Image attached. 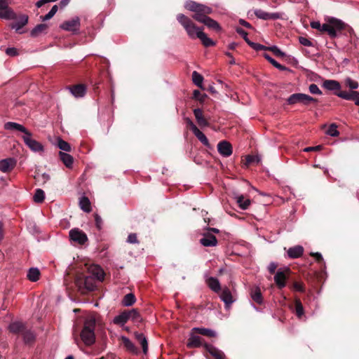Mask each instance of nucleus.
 Instances as JSON below:
<instances>
[{"mask_svg": "<svg viewBox=\"0 0 359 359\" xmlns=\"http://www.w3.org/2000/svg\"><path fill=\"white\" fill-rule=\"evenodd\" d=\"M264 58L269 62L273 67L277 68L280 71H285L287 70V68L285 66H283L278 63L276 60H275L273 58H272L269 54L264 53Z\"/></svg>", "mask_w": 359, "mask_h": 359, "instance_id": "nucleus-40", "label": "nucleus"}, {"mask_svg": "<svg viewBox=\"0 0 359 359\" xmlns=\"http://www.w3.org/2000/svg\"><path fill=\"white\" fill-rule=\"evenodd\" d=\"M0 18L6 20H12L16 18V14L9 6L6 9L0 11Z\"/></svg>", "mask_w": 359, "mask_h": 359, "instance_id": "nucleus-37", "label": "nucleus"}, {"mask_svg": "<svg viewBox=\"0 0 359 359\" xmlns=\"http://www.w3.org/2000/svg\"><path fill=\"white\" fill-rule=\"evenodd\" d=\"M194 114L196 119L197 123L199 125L200 127L203 128V127L209 126V122L204 117L203 111L201 109H199V108L194 109Z\"/></svg>", "mask_w": 359, "mask_h": 359, "instance_id": "nucleus-20", "label": "nucleus"}, {"mask_svg": "<svg viewBox=\"0 0 359 359\" xmlns=\"http://www.w3.org/2000/svg\"><path fill=\"white\" fill-rule=\"evenodd\" d=\"M199 335V334L194 332V328L191 329L189 334V337L187 342V346L189 348H200L201 346L204 348V344H208Z\"/></svg>", "mask_w": 359, "mask_h": 359, "instance_id": "nucleus-9", "label": "nucleus"}, {"mask_svg": "<svg viewBox=\"0 0 359 359\" xmlns=\"http://www.w3.org/2000/svg\"><path fill=\"white\" fill-rule=\"evenodd\" d=\"M310 255L314 257L317 262L320 263L323 261V256L319 252H311Z\"/></svg>", "mask_w": 359, "mask_h": 359, "instance_id": "nucleus-63", "label": "nucleus"}, {"mask_svg": "<svg viewBox=\"0 0 359 359\" xmlns=\"http://www.w3.org/2000/svg\"><path fill=\"white\" fill-rule=\"evenodd\" d=\"M220 298L224 302L226 308H229L234 301L230 290L227 287L223 289Z\"/></svg>", "mask_w": 359, "mask_h": 359, "instance_id": "nucleus-19", "label": "nucleus"}, {"mask_svg": "<svg viewBox=\"0 0 359 359\" xmlns=\"http://www.w3.org/2000/svg\"><path fill=\"white\" fill-rule=\"evenodd\" d=\"M122 341L124 346L133 353H137V348L135 344L127 337H123Z\"/></svg>", "mask_w": 359, "mask_h": 359, "instance_id": "nucleus-43", "label": "nucleus"}, {"mask_svg": "<svg viewBox=\"0 0 359 359\" xmlns=\"http://www.w3.org/2000/svg\"><path fill=\"white\" fill-rule=\"evenodd\" d=\"M204 355L207 359H226L224 353L210 344H204Z\"/></svg>", "mask_w": 359, "mask_h": 359, "instance_id": "nucleus-7", "label": "nucleus"}, {"mask_svg": "<svg viewBox=\"0 0 359 359\" xmlns=\"http://www.w3.org/2000/svg\"><path fill=\"white\" fill-rule=\"evenodd\" d=\"M260 161V158L258 156H250L248 155L246 157V165H250L253 163H258Z\"/></svg>", "mask_w": 359, "mask_h": 359, "instance_id": "nucleus-52", "label": "nucleus"}, {"mask_svg": "<svg viewBox=\"0 0 359 359\" xmlns=\"http://www.w3.org/2000/svg\"><path fill=\"white\" fill-rule=\"evenodd\" d=\"M196 38H198L201 41L205 47H210L215 45V43L208 37L203 30L198 32V36Z\"/></svg>", "mask_w": 359, "mask_h": 359, "instance_id": "nucleus-30", "label": "nucleus"}, {"mask_svg": "<svg viewBox=\"0 0 359 359\" xmlns=\"http://www.w3.org/2000/svg\"><path fill=\"white\" fill-rule=\"evenodd\" d=\"M267 50L271 51L277 57H283L285 56V53L276 46H269L267 48Z\"/></svg>", "mask_w": 359, "mask_h": 359, "instance_id": "nucleus-50", "label": "nucleus"}, {"mask_svg": "<svg viewBox=\"0 0 359 359\" xmlns=\"http://www.w3.org/2000/svg\"><path fill=\"white\" fill-rule=\"evenodd\" d=\"M299 42L304 46H313V43L309 39L304 36L299 37Z\"/></svg>", "mask_w": 359, "mask_h": 359, "instance_id": "nucleus-56", "label": "nucleus"}, {"mask_svg": "<svg viewBox=\"0 0 359 359\" xmlns=\"http://www.w3.org/2000/svg\"><path fill=\"white\" fill-rule=\"evenodd\" d=\"M41 276L40 271L37 268H31L27 272V279L32 282L37 281Z\"/></svg>", "mask_w": 359, "mask_h": 359, "instance_id": "nucleus-36", "label": "nucleus"}, {"mask_svg": "<svg viewBox=\"0 0 359 359\" xmlns=\"http://www.w3.org/2000/svg\"><path fill=\"white\" fill-rule=\"evenodd\" d=\"M193 133L203 145L210 147V143L208 138L198 128L195 130Z\"/></svg>", "mask_w": 359, "mask_h": 359, "instance_id": "nucleus-42", "label": "nucleus"}, {"mask_svg": "<svg viewBox=\"0 0 359 359\" xmlns=\"http://www.w3.org/2000/svg\"><path fill=\"white\" fill-rule=\"evenodd\" d=\"M235 199L242 210H247L251 203L250 200L245 198L243 195H238L235 197Z\"/></svg>", "mask_w": 359, "mask_h": 359, "instance_id": "nucleus-31", "label": "nucleus"}, {"mask_svg": "<svg viewBox=\"0 0 359 359\" xmlns=\"http://www.w3.org/2000/svg\"><path fill=\"white\" fill-rule=\"evenodd\" d=\"M206 97L205 94H202L198 90H195L193 93V98L201 102H204Z\"/></svg>", "mask_w": 359, "mask_h": 359, "instance_id": "nucleus-51", "label": "nucleus"}, {"mask_svg": "<svg viewBox=\"0 0 359 359\" xmlns=\"http://www.w3.org/2000/svg\"><path fill=\"white\" fill-rule=\"evenodd\" d=\"M327 134L332 137H337L339 135L337 130V126L335 123H332L327 131Z\"/></svg>", "mask_w": 359, "mask_h": 359, "instance_id": "nucleus-49", "label": "nucleus"}, {"mask_svg": "<svg viewBox=\"0 0 359 359\" xmlns=\"http://www.w3.org/2000/svg\"><path fill=\"white\" fill-rule=\"evenodd\" d=\"M6 53L9 56H17L19 55L18 50L15 48H8L6 50Z\"/></svg>", "mask_w": 359, "mask_h": 359, "instance_id": "nucleus-60", "label": "nucleus"}, {"mask_svg": "<svg viewBox=\"0 0 359 359\" xmlns=\"http://www.w3.org/2000/svg\"><path fill=\"white\" fill-rule=\"evenodd\" d=\"M309 91L312 94L321 95L322 91L319 89L316 84L312 83L309 87Z\"/></svg>", "mask_w": 359, "mask_h": 359, "instance_id": "nucleus-58", "label": "nucleus"}, {"mask_svg": "<svg viewBox=\"0 0 359 359\" xmlns=\"http://www.w3.org/2000/svg\"><path fill=\"white\" fill-rule=\"evenodd\" d=\"M70 238L80 245H83L88 241L87 235L79 229H73L69 231Z\"/></svg>", "mask_w": 359, "mask_h": 359, "instance_id": "nucleus-10", "label": "nucleus"}, {"mask_svg": "<svg viewBox=\"0 0 359 359\" xmlns=\"http://www.w3.org/2000/svg\"><path fill=\"white\" fill-rule=\"evenodd\" d=\"M94 217H95V226L97 229L100 230L102 229V219L101 217L97 213L94 214Z\"/></svg>", "mask_w": 359, "mask_h": 359, "instance_id": "nucleus-59", "label": "nucleus"}, {"mask_svg": "<svg viewBox=\"0 0 359 359\" xmlns=\"http://www.w3.org/2000/svg\"><path fill=\"white\" fill-rule=\"evenodd\" d=\"M334 94L342 99L355 101L356 100L357 95H358V92L353 90L351 92L339 90V92H334Z\"/></svg>", "mask_w": 359, "mask_h": 359, "instance_id": "nucleus-25", "label": "nucleus"}, {"mask_svg": "<svg viewBox=\"0 0 359 359\" xmlns=\"http://www.w3.org/2000/svg\"><path fill=\"white\" fill-rule=\"evenodd\" d=\"M200 22L203 23L205 26H207L209 29H212L216 32H219L222 28L219 23L215 20L210 18V17H207L201 20Z\"/></svg>", "mask_w": 359, "mask_h": 359, "instance_id": "nucleus-24", "label": "nucleus"}, {"mask_svg": "<svg viewBox=\"0 0 359 359\" xmlns=\"http://www.w3.org/2000/svg\"><path fill=\"white\" fill-rule=\"evenodd\" d=\"M9 330L11 332L17 334H22L25 330L27 328L25 323L19 321H15L10 324Z\"/></svg>", "mask_w": 359, "mask_h": 359, "instance_id": "nucleus-21", "label": "nucleus"}, {"mask_svg": "<svg viewBox=\"0 0 359 359\" xmlns=\"http://www.w3.org/2000/svg\"><path fill=\"white\" fill-rule=\"evenodd\" d=\"M128 320V311L125 310L123 312H121L119 315L116 316L114 318L113 322L116 325H118L119 326H123L127 323Z\"/></svg>", "mask_w": 359, "mask_h": 359, "instance_id": "nucleus-29", "label": "nucleus"}, {"mask_svg": "<svg viewBox=\"0 0 359 359\" xmlns=\"http://www.w3.org/2000/svg\"><path fill=\"white\" fill-rule=\"evenodd\" d=\"M177 20L185 29L187 35L191 39H196L198 36V32L203 29V27H198L189 17L180 13L177 15Z\"/></svg>", "mask_w": 359, "mask_h": 359, "instance_id": "nucleus-4", "label": "nucleus"}, {"mask_svg": "<svg viewBox=\"0 0 359 359\" xmlns=\"http://www.w3.org/2000/svg\"><path fill=\"white\" fill-rule=\"evenodd\" d=\"M294 313L299 318H301L304 314L303 305L299 298L294 299Z\"/></svg>", "mask_w": 359, "mask_h": 359, "instance_id": "nucleus-39", "label": "nucleus"}, {"mask_svg": "<svg viewBox=\"0 0 359 359\" xmlns=\"http://www.w3.org/2000/svg\"><path fill=\"white\" fill-rule=\"evenodd\" d=\"M248 45L255 50H267V48H268L267 46H265L259 44V43H256L252 41H251L250 43L248 42Z\"/></svg>", "mask_w": 359, "mask_h": 359, "instance_id": "nucleus-54", "label": "nucleus"}, {"mask_svg": "<svg viewBox=\"0 0 359 359\" xmlns=\"http://www.w3.org/2000/svg\"><path fill=\"white\" fill-rule=\"evenodd\" d=\"M304 253V248L302 245H295L290 248L287 250V255L291 259L300 257Z\"/></svg>", "mask_w": 359, "mask_h": 359, "instance_id": "nucleus-22", "label": "nucleus"}, {"mask_svg": "<svg viewBox=\"0 0 359 359\" xmlns=\"http://www.w3.org/2000/svg\"><path fill=\"white\" fill-rule=\"evenodd\" d=\"M255 15L260 19L262 20H276L280 18V14L278 13H269L265 12L261 9H257L255 11Z\"/></svg>", "mask_w": 359, "mask_h": 359, "instance_id": "nucleus-17", "label": "nucleus"}, {"mask_svg": "<svg viewBox=\"0 0 359 359\" xmlns=\"http://www.w3.org/2000/svg\"><path fill=\"white\" fill-rule=\"evenodd\" d=\"M250 296L255 303L259 305L263 304V297L259 287H256L252 288L250 292Z\"/></svg>", "mask_w": 359, "mask_h": 359, "instance_id": "nucleus-26", "label": "nucleus"}, {"mask_svg": "<svg viewBox=\"0 0 359 359\" xmlns=\"http://www.w3.org/2000/svg\"><path fill=\"white\" fill-rule=\"evenodd\" d=\"M207 283L209 287L215 292L221 291L220 283L217 278L210 277L207 280Z\"/></svg>", "mask_w": 359, "mask_h": 359, "instance_id": "nucleus-34", "label": "nucleus"}, {"mask_svg": "<svg viewBox=\"0 0 359 359\" xmlns=\"http://www.w3.org/2000/svg\"><path fill=\"white\" fill-rule=\"evenodd\" d=\"M236 32L243 38L248 44V42H251V41L248 38V33L244 29L241 27H237Z\"/></svg>", "mask_w": 359, "mask_h": 359, "instance_id": "nucleus-55", "label": "nucleus"}, {"mask_svg": "<svg viewBox=\"0 0 359 359\" xmlns=\"http://www.w3.org/2000/svg\"><path fill=\"white\" fill-rule=\"evenodd\" d=\"M346 25L341 20L330 18L328 20V23L321 25L320 32H327L331 38L337 36V32L341 31L344 29Z\"/></svg>", "mask_w": 359, "mask_h": 359, "instance_id": "nucleus-5", "label": "nucleus"}, {"mask_svg": "<svg viewBox=\"0 0 359 359\" xmlns=\"http://www.w3.org/2000/svg\"><path fill=\"white\" fill-rule=\"evenodd\" d=\"M217 150L224 157L230 156L233 151L231 144L226 140H222L218 143Z\"/></svg>", "mask_w": 359, "mask_h": 359, "instance_id": "nucleus-15", "label": "nucleus"}, {"mask_svg": "<svg viewBox=\"0 0 359 359\" xmlns=\"http://www.w3.org/2000/svg\"><path fill=\"white\" fill-rule=\"evenodd\" d=\"M15 20V22L11 23L10 27L12 29H15L16 32L21 33L20 29L28 22V16L27 15H20L18 17L16 15Z\"/></svg>", "mask_w": 359, "mask_h": 359, "instance_id": "nucleus-14", "label": "nucleus"}, {"mask_svg": "<svg viewBox=\"0 0 359 359\" xmlns=\"http://www.w3.org/2000/svg\"><path fill=\"white\" fill-rule=\"evenodd\" d=\"M79 206L86 212H90L92 210L90 201L86 196H82L80 198Z\"/></svg>", "mask_w": 359, "mask_h": 359, "instance_id": "nucleus-32", "label": "nucleus"}, {"mask_svg": "<svg viewBox=\"0 0 359 359\" xmlns=\"http://www.w3.org/2000/svg\"><path fill=\"white\" fill-rule=\"evenodd\" d=\"M323 87L328 90L339 92L341 90L339 82L335 80H325L323 83Z\"/></svg>", "mask_w": 359, "mask_h": 359, "instance_id": "nucleus-23", "label": "nucleus"}, {"mask_svg": "<svg viewBox=\"0 0 359 359\" xmlns=\"http://www.w3.org/2000/svg\"><path fill=\"white\" fill-rule=\"evenodd\" d=\"M21 335L26 345H32L35 342L36 334L30 329H27V327Z\"/></svg>", "mask_w": 359, "mask_h": 359, "instance_id": "nucleus-18", "label": "nucleus"}, {"mask_svg": "<svg viewBox=\"0 0 359 359\" xmlns=\"http://www.w3.org/2000/svg\"><path fill=\"white\" fill-rule=\"evenodd\" d=\"M345 83L346 86L349 87L351 89L354 90L358 88V83L355 81L352 80L350 78L346 79Z\"/></svg>", "mask_w": 359, "mask_h": 359, "instance_id": "nucleus-53", "label": "nucleus"}, {"mask_svg": "<svg viewBox=\"0 0 359 359\" xmlns=\"http://www.w3.org/2000/svg\"><path fill=\"white\" fill-rule=\"evenodd\" d=\"M290 289L300 292H305V285L302 282H298L294 281L292 283V285H290Z\"/></svg>", "mask_w": 359, "mask_h": 359, "instance_id": "nucleus-47", "label": "nucleus"}, {"mask_svg": "<svg viewBox=\"0 0 359 359\" xmlns=\"http://www.w3.org/2000/svg\"><path fill=\"white\" fill-rule=\"evenodd\" d=\"M80 27V19L79 17H75L72 20L65 21L60 27L62 29L70 32H76L79 29Z\"/></svg>", "mask_w": 359, "mask_h": 359, "instance_id": "nucleus-11", "label": "nucleus"}, {"mask_svg": "<svg viewBox=\"0 0 359 359\" xmlns=\"http://www.w3.org/2000/svg\"><path fill=\"white\" fill-rule=\"evenodd\" d=\"M185 7L189 11L194 12L192 18L199 22L212 13L210 7L193 1L187 2Z\"/></svg>", "mask_w": 359, "mask_h": 359, "instance_id": "nucleus-3", "label": "nucleus"}, {"mask_svg": "<svg viewBox=\"0 0 359 359\" xmlns=\"http://www.w3.org/2000/svg\"><path fill=\"white\" fill-rule=\"evenodd\" d=\"M17 161L14 158H7L0 161V170L3 172H9L14 169Z\"/></svg>", "mask_w": 359, "mask_h": 359, "instance_id": "nucleus-13", "label": "nucleus"}, {"mask_svg": "<svg viewBox=\"0 0 359 359\" xmlns=\"http://www.w3.org/2000/svg\"><path fill=\"white\" fill-rule=\"evenodd\" d=\"M67 89L75 97H83L86 93V86L83 83L68 86Z\"/></svg>", "mask_w": 359, "mask_h": 359, "instance_id": "nucleus-12", "label": "nucleus"}, {"mask_svg": "<svg viewBox=\"0 0 359 359\" xmlns=\"http://www.w3.org/2000/svg\"><path fill=\"white\" fill-rule=\"evenodd\" d=\"M194 332L199 334L200 335L205 336L210 338L217 337V333L215 332V331L208 328L194 327Z\"/></svg>", "mask_w": 359, "mask_h": 359, "instance_id": "nucleus-28", "label": "nucleus"}, {"mask_svg": "<svg viewBox=\"0 0 359 359\" xmlns=\"http://www.w3.org/2000/svg\"><path fill=\"white\" fill-rule=\"evenodd\" d=\"M93 274L100 281H102L104 278V272L100 266H95L93 269Z\"/></svg>", "mask_w": 359, "mask_h": 359, "instance_id": "nucleus-46", "label": "nucleus"}, {"mask_svg": "<svg viewBox=\"0 0 359 359\" xmlns=\"http://www.w3.org/2000/svg\"><path fill=\"white\" fill-rule=\"evenodd\" d=\"M127 242L131 244L139 243L137 234L135 233H130L128 236Z\"/></svg>", "mask_w": 359, "mask_h": 359, "instance_id": "nucleus-57", "label": "nucleus"}, {"mask_svg": "<svg viewBox=\"0 0 359 359\" xmlns=\"http://www.w3.org/2000/svg\"><path fill=\"white\" fill-rule=\"evenodd\" d=\"M5 130H16L25 134L22 139L25 144L34 152H41L43 151V146L38 141L32 138V133L22 125L15 122H7L4 124Z\"/></svg>", "mask_w": 359, "mask_h": 359, "instance_id": "nucleus-1", "label": "nucleus"}, {"mask_svg": "<svg viewBox=\"0 0 359 359\" xmlns=\"http://www.w3.org/2000/svg\"><path fill=\"white\" fill-rule=\"evenodd\" d=\"M45 198L44 191L41 189H37L35 191L34 195L33 196L34 201L38 203H41L43 202Z\"/></svg>", "mask_w": 359, "mask_h": 359, "instance_id": "nucleus-44", "label": "nucleus"}, {"mask_svg": "<svg viewBox=\"0 0 359 359\" xmlns=\"http://www.w3.org/2000/svg\"><path fill=\"white\" fill-rule=\"evenodd\" d=\"M276 269L277 264L273 262H271L268 266V270L271 274H274L276 273Z\"/></svg>", "mask_w": 359, "mask_h": 359, "instance_id": "nucleus-64", "label": "nucleus"}, {"mask_svg": "<svg viewBox=\"0 0 359 359\" xmlns=\"http://www.w3.org/2000/svg\"><path fill=\"white\" fill-rule=\"evenodd\" d=\"M323 148L322 145H318L315 147H309L304 149V151L310 152V151H320Z\"/></svg>", "mask_w": 359, "mask_h": 359, "instance_id": "nucleus-61", "label": "nucleus"}, {"mask_svg": "<svg viewBox=\"0 0 359 359\" xmlns=\"http://www.w3.org/2000/svg\"><path fill=\"white\" fill-rule=\"evenodd\" d=\"M57 147L61 150L65 151H70L72 149L70 144L67 142H66L60 138H59L57 140Z\"/></svg>", "mask_w": 359, "mask_h": 359, "instance_id": "nucleus-48", "label": "nucleus"}, {"mask_svg": "<svg viewBox=\"0 0 359 359\" xmlns=\"http://www.w3.org/2000/svg\"><path fill=\"white\" fill-rule=\"evenodd\" d=\"M290 269H278L274 276V281L278 289L281 290L286 286L287 280L289 278Z\"/></svg>", "mask_w": 359, "mask_h": 359, "instance_id": "nucleus-8", "label": "nucleus"}, {"mask_svg": "<svg viewBox=\"0 0 359 359\" xmlns=\"http://www.w3.org/2000/svg\"><path fill=\"white\" fill-rule=\"evenodd\" d=\"M136 339L138 341V342L141 344L142 351L144 354H147L148 351V343L146 337L142 333H138L136 332L135 334Z\"/></svg>", "mask_w": 359, "mask_h": 359, "instance_id": "nucleus-33", "label": "nucleus"}, {"mask_svg": "<svg viewBox=\"0 0 359 359\" xmlns=\"http://www.w3.org/2000/svg\"><path fill=\"white\" fill-rule=\"evenodd\" d=\"M200 243L205 247H214L217 244V239L214 235L208 232L204 233L203 237L200 239Z\"/></svg>", "mask_w": 359, "mask_h": 359, "instance_id": "nucleus-16", "label": "nucleus"}, {"mask_svg": "<svg viewBox=\"0 0 359 359\" xmlns=\"http://www.w3.org/2000/svg\"><path fill=\"white\" fill-rule=\"evenodd\" d=\"M136 301V297L134 294L128 293L126 294L122 299V304L125 306H132Z\"/></svg>", "mask_w": 359, "mask_h": 359, "instance_id": "nucleus-41", "label": "nucleus"}, {"mask_svg": "<svg viewBox=\"0 0 359 359\" xmlns=\"http://www.w3.org/2000/svg\"><path fill=\"white\" fill-rule=\"evenodd\" d=\"M59 157L61 161L65 164V165L71 168L72 167L74 163V158L69 154L65 153L63 151L59 152Z\"/></svg>", "mask_w": 359, "mask_h": 359, "instance_id": "nucleus-27", "label": "nucleus"}, {"mask_svg": "<svg viewBox=\"0 0 359 359\" xmlns=\"http://www.w3.org/2000/svg\"><path fill=\"white\" fill-rule=\"evenodd\" d=\"M128 315V320H131L134 323L141 322L142 318L137 309H133L131 310H127Z\"/></svg>", "mask_w": 359, "mask_h": 359, "instance_id": "nucleus-38", "label": "nucleus"}, {"mask_svg": "<svg viewBox=\"0 0 359 359\" xmlns=\"http://www.w3.org/2000/svg\"><path fill=\"white\" fill-rule=\"evenodd\" d=\"M48 29L46 24H39L36 25L32 31L31 36L32 37H37L43 33H45Z\"/></svg>", "mask_w": 359, "mask_h": 359, "instance_id": "nucleus-35", "label": "nucleus"}, {"mask_svg": "<svg viewBox=\"0 0 359 359\" xmlns=\"http://www.w3.org/2000/svg\"><path fill=\"white\" fill-rule=\"evenodd\" d=\"M186 123H187L188 127L189 128V129L192 131V133H194L195 131V130L198 129L196 126L193 123V121L190 118H187Z\"/></svg>", "mask_w": 359, "mask_h": 359, "instance_id": "nucleus-62", "label": "nucleus"}, {"mask_svg": "<svg viewBox=\"0 0 359 359\" xmlns=\"http://www.w3.org/2000/svg\"><path fill=\"white\" fill-rule=\"evenodd\" d=\"M192 81L195 85H196L199 88H201L203 81V77L201 74L198 73L196 71H194L192 73Z\"/></svg>", "mask_w": 359, "mask_h": 359, "instance_id": "nucleus-45", "label": "nucleus"}, {"mask_svg": "<svg viewBox=\"0 0 359 359\" xmlns=\"http://www.w3.org/2000/svg\"><path fill=\"white\" fill-rule=\"evenodd\" d=\"M289 104H294L297 103H302L308 105L311 102H317L318 100L304 93H294L291 95L287 100Z\"/></svg>", "mask_w": 359, "mask_h": 359, "instance_id": "nucleus-6", "label": "nucleus"}, {"mask_svg": "<svg viewBox=\"0 0 359 359\" xmlns=\"http://www.w3.org/2000/svg\"><path fill=\"white\" fill-rule=\"evenodd\" d=\"M96 319L94 315L88 316L80 333L81 339L86 346H91L95 341V328Z\"/></svg>", "mask_w": 359, "mask_h": 359, "instance_id": "nucleus-2", "label": "nucleus"}]
</instances>
